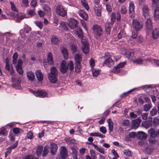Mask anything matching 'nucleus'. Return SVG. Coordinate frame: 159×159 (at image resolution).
Masks as SVG:
<instances>
[{
    "label": "nucleus",
    "mask_w": 159,
    "mask_h": 159,
    "mask_svg": "<svg viewBox=\"0 0 159 159\" xmlns=\"http://www.w3.org/2000/svg\"><path fill=\"white\" fill-rule=\"evenodd\" d=\"M143 89L147 92L148 90L153 92V94H148V96L150 97L152 99H157L159 98V92L155 87H153L151 85H146L143 87Z\"/></svg>",
    "instance_id": "obj_1"
},
{
    "label": "nucleus",
    "mask_w": 159,
    "mask_h": 159,
    "mask_svg": "<svg viewBox=\"0 0 159 159\" xmlns=\"http://www.w3.org/2000/svg\"><path fill=\"white\" fill-rule=\"evenodd\" d=\"M74 59L75 64V71L76 73H78L80 71V69L81 67V61L82 60L81 55L77 53L74 56Z\"/></svg>",
    "instance_id": "obj_2"
},
{
    "label": "nucleus",
    "mask_w": 159,
    "mask_h": 159,
    "mask_svg": "<svg viewBox=\"0 0 159 159\" xmlns=\"http://www.w3.org/2000/svg\"><path fill=\"white\" fill-rule=\"evenodd\" d=\"M11 81L12 82L13 87L16 89H19L21 81V77L18 75L12 76Z\"/></svg>",
    "instance_id": "obj_3"
},
{
    "label": "nucleus",
    "mask_w": 159,
    "mask_h": 159,
    "mask_svg": "<svg viewBox=\"0 0 159 159\" xmlns=\"http://www.w3.org/2000/svg\"><path fill=\"white\" fill-rule=\"evenodd\" d=\"M68 151L67 148L64 146L61 147L60 148V156H57L56 159H65L68 155Z\"/></svg>",
    "instance_id": "obj_4"
},
{
    "label": "nucleus",
    "mask_w": 159,
    "mask_h": 159,
    "mask_svg": "<svg viewBox=\"0 0 159 159\" xmlns=\"http://www.w3.org/2000/svg\"><path fill=\"white\" fill-rule=\"evenodd\" d=\"M56 12L57 14L62 17H64L67 14L66 11L63 6L61 5L57 6Z\"/></svg>",
    "instance_id": "obj_5"
},
{
    "label": "nucleus",
    "mask_w": 159,
    "mask_h": 159,
    "mask_svg": "<svg viewBox=\"0 0 159 159\" xmlns=\"http://www.w3.org/2000/svg\"><path fill=\"white\" fill-rule=\"evenodd\" d=\"M121 53L129 59L132 58L134 55L133 51L131 49H122L121 50Z\"/></svg>",
    "instance_id": "obj_6"
},
{
    "label": "nucleus",
    "mask_w": 159,
    "mask_h": 159,
    "mask_svg": "<svg viewBox=\"0 0 159 159\" xmlns=\"http://www.w3.org/2000/svg\"><path fill=\"white\" fill-rule=\"evenodd\" d=\"M92 28L94 34L99 36L101 35L103 30L101 26L97 24H94L93 25Z\"/></svg>",
    "instance_id": "obj_7"
},
{
    "label": "nucleus",
    "mask_w": 159,
    "mask_h": 159,
    "mask_svg": "<svg viewBox=\"0 0 159 159\" xmlns=\"http://www.w3.org/2000/svg\"><path fill=\"white\" fill-rule=\"evenodd\" d=\"M133 27L134 28L136 31L141 30L143 26V23L142 22H139L136 19H133L132 21Z\"/></svg>",
    "instance_id": "obj_8"
},
{
    "label": "nucleus",
    "mask_w": 159,
    "mask_h": 159,
    "mask_svg": "<svg viewBox=\"0 0 159 159\" xmlns=\"http://www.w3.org/2000/svg\"><path fill=\"white\" fill-rule=\"evenodd\" d=\"M81 41L83 44L82 50L84 54H86L89 51V44L85 39H84L83 38L81 39Z\"/></svg>",
    "instance_id": "obj_9"
},
{
    "label": "nucleus",
    "mask_w": 159,
    "mask_h": 159,
    "mask_svg": "<svg viewBox=\"0 0 159 159\" xmlns=\"http://www.w3.org/2000/svg\"><path fill=\"white\" fill-rule=\"evenodd\" d=\"M32 93L36 96L40 98L47 97L48 93L43 90H39L36 91H33Z\"/></svg>",
    "instance_id": "obj_10"
},
{
    "label": "nucleus",
    "mask_w": 159,
    "mask_h": 159,
    "mask_svg": "<svg viewBox=\"0 0 159 159\" xmlns=\"http://www.w3.org/2000/svg\"><path fill=\"white\" fill-rule=\"evenodd\" d=\"M143 15L145 18L148 17L150 14L149 9L148 7L144 5L142 8Z\"/></svg>",
    "instance_id": "obj_11"
},
{
    "label": "nucleus",
    "mask_w": 159,
    "mask_h": 159,
    "mask_svg": "<svg viewBox=\"0 0 159 159\" xmlns=\"http://www.w3.org/2000/svg\"><path fill=\"white\" fill-rule=\"evenodd\" d=\"M22 62L21 59H19L18 61L17 64L16 66V68L17 71L20 75L23 74V71L22 67Z\"/></svg>",
    "instance_id": "obj_12"
},
{
    "label": "nucleus",
    "mask_w": 159,
    "mask_h": 159,
    "mask_svg": "<svg viewBox=\"0 0 159 159\" xmlns=\"http://www.w3.org/2000/svg\"><path fill=\"white\" fill-rule=\"evenodd\" d=\"M68 26L71 29H74L76 28L78 25L77 20L74 19H71L68 24Z\"/></svg>",
    "instance_id": "obj_13"
},
{
    "label": "nucleus",
    "mask_w": 159,
    "mask_h": 159,
    "mask_svg": "<svg viewBox=\"0 0 159 159\" xmlns=\"http://www.w3.org/2000/svg\"><path fill=\"white\" fill-rule=\"evenodd\" d=\"M152 118H149L148 120L143 121L142 123V125L146 129H148L152 125Z\"/></svg>",
    "instance_id": "obj_14"
},
{
    "label": "nucleus",
    "mask_w": 159,
    "mask_h": 159,
    "mask_svg": "<svg viewBox=\"0 0 159 159\" xmlns=\"http://www.w3.org/2000/svg\"><path fill=\"white\" fill-rule=\"evenodd\" d=\"M134 6L132 2L129 3V14L131 18L134 17Z\"/></svg>",
    "instance_id": "obj_15"
},
{
    "label": "nucleus",
    "mask_w": 159,
    "mask_h": 159,
    "mask_svg": "<svg viewBox=\"0 0 159 159\" xmlns=\"http://www.w3.org/2000/svg\"><path fill=\"white\" fill-rule=\"evenodd\" d=\"M141 121L140 118H138L136 120H133L132 122V127L134 129H136L139 125Z\"/></svg>",
    "instance_id": "obj_16"
},
{
    "label": "nucleus",
    "mask_w": 159,
    "mask_h": 159,
    "mask_svg": "<svg viewBox=\"0 0 159 159\" xmlns=\"http://www.w3.org/2000/svg\"><path fill=\"white\" fill-rule=\"evenodd\" d=\"M147 30H151L153 28V23L152 20L150 18H147L145 22Z\"/></svg>",
    "instance_id": "obj_17"
},
{
    "label": "nucleus",
    "mask_w": 159,
    "mask_h": 159,
    "mask_svg": "<svg viewBox=\"0 0 159 159\" xmlns=\"http://www.w3.org/2000/svg\"><path fill=\"white\" fill-rule=\"evenodd\" d=\"M68 67V64L62 62L60 65V70L63 73H66L67 72Z\"/></svg>",
    "instance_id": "obj_18"
},
{
    "label": "nucleus",
    "mask_w": 159,
    "mask_h": 159,
    "mask_svg": "<svg viewBox=\"0 0 159 159\" xmlns=\"http://www.w3.org/2000/svg\"><path fill=\"white\" fill-rule=\"evenodd\" d=\"M58 148L57 145L55 143L51 144L50 146V152L52 155H54L57 152Z\"/></svg>",
    "instance_id": "obj_19"
},
{
    "label": "nucleus",
    "mask_w": 159,
    "mask_h": 159,
    "mask_svg": "<svg viewBox=\"0 0 159 159\" xmlns=\"http://www.w3.org/2000/svg\"><path fill=\"white\" fill-rule=\"evenodd\" d=\"M137 137L138 139L141 140H145L147 138V135L143 131H139L137 135Z\"/></svg>",
    "instance_id": "obj_20"
},
{
    "label": "nucleus",
    "mask_w": 159,
    "mask_h": 159,
    "mask_svg": "<svg viewBox=\"0 0 159 159\" xmlns=\"http://www.w3.org/2000/svg\"><path fill=\"white\" fill-rule=\"evenodd\" d=\"M27 77L28 80L30 81H33L35 79L34 74L32 71H28L26 73Z\"/></svg>",
    "instance_id": "obj_21"
},
{
    "label": "nucleus",
    "mask_w": 159,
    "mask_h": 159,
    "mask_svg": "<svg viewBox=\"0 0 159 159\" xmlns=\"http://www.w3.org/2000/svg\"><path fill=\"white\" fill-rule=\"evenodd\" d=\"M105 65L107 66L108 67H110L113 65V61L111 58L108 57L105 60L102 65L104 66Z\"/></svg>",
    "instance_id": "obj_22"
},
{
    "label": "nucleus",
    "mask_w": 159,
    "mask_h": 159,
    "mask_svg": "<svg viewBox=\"0 0 159 159\" xmlns=\"http://www.w3.org/2000/svg\"><path fill=\"white\" fill-rule=\"evenodd\" d=\"M154 10L153 16L154 19L157 20L159 19V6L152 7Z\"/></svg>",
    "instance_id": "obj_23"
},
{
    "label": "nucleus",
    "mask_w": 159,
    "mask_h": 159,
    "mask_svg": "<svg viewBox=\"0 0 159 159\" xmlns=\"http://www.w3.org/2000/svg\"><path fill=\"white\" fill-rule=\"evenodd\" d=\"M75 33L78 37L80 38H81L84 39V37L83 36L82 30L79 27H78L75 30Z\"/></svg>",
    "instance_id": "obj_24"
},
{
    "label": "nucleus",
    "mask_w": 159,
    "mask_h": 159,
    "mask_svg": "<svg viewBox=\"0 0 159 159\" xmlns=\"http://www.w3.org/2000/svg\"><path fill=\"white\" fill-rule=\"evenodd\" d=\"M159 29L156 28L152 31V38L154 39H157L159 36Z\"/></svg>",
    "instance_id": "obj_25"
},
{
    "label": "nucleus",
    "mask_w": 159,
    "mask_h": 159,
    "mask_svg": "<svg viewBox=\"0 0 159 159\" xmlns=\"http://www.w3.org/2000/svg\"><path fill=\"white\" fill-rule=\"evenodd\" d=\"M36 75L38 80L39 81H42L43 79V76L40 70H38L35 72Z\"/></svg>",
    "instance_id": "obj_26"
},
{
    "label": "nucleus",
    "mask_w": 159,
    "mask_h": 159,
    "mask_svg": "<svg viewBox=\"0 0 159 159\" xmlns=\"http://www.w3.org/2000/svg\"><path fill=\"white\" fill-rule=\"evenodd\" d=\"M43 8L44 11V12L46 14L50 13L51 10V9L48 5H46L44 4H41Z\"/></svg>",
    "instance_id": "obj_27"
},
{
    "label": "nucleus",
    "mask_w": 159,
    "mask_h": 159,
    "mask_svg": "<svg viewBox=\"0 0 159 159\" xmlns=\"http://www.w3.org/2000/svg\"><path fill=\"white\" fill-rule=\"evenodd\" d=\"M58 71L56 67H52L51 68L50 72L48 74V75L57 76L58 74Z\"/></svg>",
    "instance_id": "obj_28"
},
{
    "label": "nucleus",
    "mask_w": 159,
    "mask_h": 159,
    "mask_svg": "<svg viewBox=\"0 0 159 159\" xmlns=\"http://www.w3.org/2000/svg\"><path fill=\"white\" fill-rule=\"evenodd\" d=\"M47 60L48 63L50 65H52L53 63L52 54L49 52L47 55Z\"/></svg>",
    "instance_id": "obj_29"
},
{
    "label": "nucleus",
    "mask_w": 159,
    "mask_h": 159,
    "mask_svg": "<svg viewBox=\"0 0 159 159\" xmlns=\"http://www.w3.org/2000/svg\"><path fill=\"white\" fill-rule=\"evenodd\" d=\"M136 88H134L133 89H131L128 91L125 92L120 95V97L121 98H124L128 96L129 94L132 93L133 91Z\"/></svg>",
    "instance_id": "obj_30"
},
{
    "label": "nucleus",
    "mask_w": 159,
    "mask_h": 159,
    "mask_svg": "<svg viewBox=\"0 0 159 159\" xmlns=\"http://www.w3.org/2000/svg\"><path fill=\"white\" fill-rule=\"evenodd\" d=\"M105 30L106 33L109 34L111 31V25L109 22H106L105 24Z\"/></svg>",
    "instance_id": "obj_31"
},
{
    "label": "nucleus",
    "mask_w": 159,
    "mask_h": 159,
    "mask_svg": "<svg viewBox=\"0 0 159 159\" xmlns=\"http://www.w3.org/2000/svg\"><path fill=\"white\" fill-rule=\"evenodd\" d=\"M107 122L108 123V128L110 132L113 131V123L111 119H108L107 120Z\"/></svg>",
    "instance_id": "obj_32"
},
{
    "label": "nucleus",
    "mask_w": 159,
    "mask_h": 159,
    "mask_svg": "<svg viewBox=\"0 0 159 159\" xmlns=\"http://www.w3.org/2000/svg\"><path fill=\"white\" fill-rule=\"evenodd\" d=\"M61 51L64 58L66 59H67L68 57V53L67 49L65 48H62L61 49Z\"/></svg>",
    "instance_id": "obj_33"
},
{
    "label": "nucleus",
    "mask_w": 159,
    "mask_h": 159,
    "mask_svg": "<svg viewBox=\"0 0 159 159\" xmlns=\"http://www.w3.org/2000/svg\"><path fill=\"white\" fill-rule=\"evenodd\" d=\"M148 134L149 136H157V134L155 130L152 128L148 130Z\"/></svg>",
    "instance_id": "obj_34"
},
{
    "label": "nucleus",
    "mask_w": 159,
    "mask_h": 159,
    "mask_svg": "<svg viewBox=\"0 0 159 159\" xmlns=\"http://www.w3.org/2000/svg\"><path fill=\"white\" fill-rule=\"evenodd\" d=\"M93 145L95 149L96 150L98 151L102 154L104 153V149L103 148L99 147L97 145L94 144H93Z\"/></svg>",
    "instance_id": "obj_35"
},
{
    "label": "nucleus",
    "mask_w": 159,
    "mask_h": 159,
    "mask_svg": "<svg viewBox=\"0 0 159 159\" xmlns=\"http://www.w3.org/2000/svg\"><path fill=\"white\" fill-rule=\"evenodd\" d=\"M43 150V147L42 146H38L36 154L38 157L40 156L42 154Z\"/></svg>",
    "instance_id": "obj_36"
},
{
    "label": "nucleus",
    "mask_w": 159,
    "mask_h": 159,
    "mask_svg": "<svg viewBox=\"0 0 159 159\" xmlns=\"http://www.w3.org/2000/svg\"><path fill=\"white\" fill-rule=\"evenodd\" d=\"M94 10L95 11L96 14L98 16H100L101 15V8L99 7H95Z\"/></svg>",
    "instance_id": "obj_37"
},
{
    "label": "nucleus",
    "mask_w": 159,
    "mask_h": 159,
    "mask_svg": "<svg viewBox=\"0 0 159 159\" xmlns=\"http://www.w3.org/2000/svg\"><path fill=\"white\" fill-rule=\"evenodd\" d=\"M122 124L123 126L126 128V127H128L130 124V122L129 120L128 119H125L123 120L122 122Z\"/></svg>",
    "instance_id": "obj_38"
},
{
    "label": "nucleus",
    "mask_w": 159,
    "mask_h": 159,
    "mask_svg": "<svg viewBox=\"0 0 159 159\" xmlns=\"http://www.w3.org/2000/svg\"><path fill=\"white\" fill-rule=\"evenodd\" d=\"M57 76L48 75V79L52 83H56L57 80Z\"/></svg>",
    "instance_id": "obj_39"
},
{
    "label": "nucleus",
    "mask_w": 159,
    "mask_h": 159,
    "mask_svg": "<svg viewBox=\"0 0 159 159\" xmlns=\"http://www.w3.org/2000/svg\"><path fill=\"white\" fill-rule=\"evenodd\" d=\"M51 41L52 44H57L58 43L59 40V39L54 36H52Z\"/></svg>",
    "instance_id": "obj_40"
},
{
    "label": "nucleus",
    "mask_w": 159,
    "mask_h": 159,
    "mask_svg": "<svg viewBox=\"0 0 159 159\" xmlns=\"http://www.w3.org/2000/svg\"><path fill=\"white\" fill-rule=\"evenodd\" d=\"M82 4L83 6L88 11L89 9V7L88 4L86 0H81Z\"/></svg>",
    "instance_id": "obj_41"
},
{
    "label": "nucleus",
    "mask_w": 159,
    "mask_h": 159,
    "mask_svg": "<svg viewBox=\"0 0 159 159\" xmlns=\"http://www.w3.org/2000/svg\"><path fill=\"white\" fill-rule=\"evenodd\" d=\"M148 94H141L139 95V98L138 99H150L148 97Z\"/></svg>",
    "instance_id": "obj_42"
},
{
    "label": "nucleus",
    "mask_w": 159,
    "mask_h": 159,
    "mask_svg": "<svg viewBox=\"0 0 159 159\" xmlns=\"http://www.w3.org/2000/svg\"><path fill=\"white\" fill-rule=\"evenodd\" d=\"M152 125L153 126H157L159 125V119L157 117H154L153 118L152 122Z\"/></svg>",
    "instance_id": "obj_43"
},
{
    "label": "nucleus",
    "mask_w": 159,
    "mask_h": 159,
    "mask_svg": "<svg viewBox=\"0 0 159 159\" xmlns=\"http://www.w3.org/2000/svg\"><path fill=\"white\" fill-rule=\"evenodd\" d=\"M18 54L17 52H15L12 56V62L14 65H16L17 63V60Z\"/></svg>",
    "instance_id": "obj_44"
},
{
    "label": "nucleus",
    "mask_w": 159,
    "mask_h": 159,
    "mask_svg": "<svg viewBox=\"0 0 159 159\" xmlns=\"http://www.w3.org/2000/svg\"><path fill=\"white\" fill-rule=\"evenodd\" d=\"M49 147L46 145L44 148L43 153V156L45 157L49 152Z\"/></svg>",
    "instance_id": "obj_45"
},
{
    "label": "nucleus",
    "mask_w": 159,
    "mask_h": 159,
    "mask_svg": "<svg viewBox=\"0 0 159 159\" xmlns=\"http://www.w3.org/2000/svg\"><path fill=\"white\" fill-rule=\"evenodd\" d=\"M65 139L66 142L68 144H72L74 143L75 142V140L74 139L70 138H66Z\"/></svg>",
    "instance_id": "obj_46"
},
{
    "label": "nucleus",
    "mask_w": 159,
    "mask_h": 159,
    "mask_svg": "<svg viewBox=\"0 0 159 159\" xmlns=\"http://www.w3.org/2000/svg\"><path fill=\"white\" fill-rule=\"evenodd\" d=\"M121 71V68H119L117 66H114L112 70V72L115 74H118Z\"/></svg>",
    "instance_id": "obj_47"
},
{
    "label": "nucleus",
    "mask_w": 159,
    "mask_h": 159,
    "mask_svg": "<svg viewBox=\"0 0 159 159\" xmlns=\"http://www.w3.org/2000/svg\"><path fill=\"white\" fill-rule=\"evenodd\" d=\"M143 61V60L140 57L135 59L133 60V62L134 63H136L139 64H142Z\"/></svg>",
    "instance_id": "obj_48"
},
{
    "label": "nucleus",
    "mask_w": 159,
    "mask_h": 159,
    "mask_svg": "<svg viewBox=\"0 0 159 159\" xmlns=\"http://www.w3.org/2000/svg\"><path fill=\"white\" fill-rule=\"evenodd\" d=\"M106 9L108 12H111L112 10V4L110 3H107L106 4Z\"/></svg>",
    "instance_id": "obj_49"
},
{
    "label": "nucleus",
    "mask_w": 159,
    "mask_h": 159,
    "mask_svg": "<svg viewBox=\"0 0 159 159\" xmlns=\"http://www.w3.org/2000/svg\"><path fill=\"white\" fill-rule=\"evenodd\" d=\"M159 7V0H152V7Z\"/></svg>",
    "instance_id": "obj_50"
},
{
    "label": "nucleus",
    "mask_w": 159,
    "mask_h": 159,
    "mask_svg": "<svg viewBox=\"0 0 159 159\" xmlns=\"http://www.w3.org/2000/svg\"><path fill=\"white\" fill-rule=\"evenodd\" d=\"M92 72L93 75L94 76L96 77L99 74L100 70L97 69H93L92 70Z\"/></svg>",
    "instance_id": "obj_51"
},
{
    "label": "nucleus",
    "mask_w": 159,
    "mask_h": 159,
    "mask_svg": "<svg viewBox=\"0 0 159 159\" xmlns=\"http://www.w3.org/2000/svg\"><path fill=\"white\" fill-rule=\"evenodd\" d=\"M79 15L81 16L84 20H86L88 18V16L83 11H81L80 12Z\"/></svg>",
    "instance_id": "obj_52"
},
{
    "label": "nucleus",
    "mask_w": 159,
    "mask_h": 159,
    "mask_svg": "<svg viewBox=\"0 0 159 159\" xmlns=\"http://www.w3.org/2000/svg\"><path fill=\"white\" fill-rule=\"evenodd\" d=\"M124 154L126 156H130L132 155L131 151L129 149L124 150L123 151Z\"/></svg>",
    "instance_id": "obj_53"
},
{
    "label": "nucleus",
    "mask_w": 159,
    "mask_h": 159,
    "mask_svg": "<svg viewBox=\"0 0 159 159\" xmlns=\"http://www.w3.org/2000/svg\"><path fill=\"white\" fill-rule=\"evenodd\" d=\"M68 64L69 66L70 70L71 71L73 70L74 69V66L73 61H70Z\"/></svg>",
    "instance_id": "obj_54"
},
{
    "label": "nucleus",
    "mask_w": 159,
    "mask_h": 159,
    "mask_svg": "<svg viewBox=\"0 0 159 159\" xmlns=\"http://www.w3.org/2000/svg\"><path fill=\"white\" fill-rule=\"evenodd\" d=\"M18 145V142H16L7 148V150H11L15 148Z\"/></svg>",
    "instance_id": "obj_55"
},
{
    "label": "nucleus",
    "mask_w": 159,
    "mask_h": 159,
    "mask_svg": "<svg viewBox=\"0 0 159 159\" xmlns=\"http://www.w3.org/2000/svg\"><path fill=\"white\" fill-rule=\"evenodd\" d=\"M34 138L33 134L32 132L29 131L27 134L26 138L30 139H32Z\"/></svg>",
    "instance_id": "obj_56"
},
{
    "label": "nucleus",
    "mask_w": 159,
    "mask_h": 159,
    "mask_svg": "<svg viewBox=\"0 0 159 159\" xmlns=\"http://www.w3.org/2000/svg\"><path fill=\"white\" fill-rule=\"evenodd\" d=\"M157 136H149V142L151 143H154L156 141V138Z\"/></svg>",
    "instance_id": "obj_57"
},
{
    "label": "nucleus",
    "mask_w": 159,
    "mask_h": 159,
    "mask_svg": "<svg viewBox=\"0 0 159 159\" xmlns=\"http://www.w3.org/2000/svg\"><path fill=\"white\" fill-rule=\"evenodd\" d=\"M5 64V69L8 71L11 69V67H12V66L9 65V63L7 61H6Z\"/></svg>",
    "instance_id": "obj_58"
},
{
    "label": "nucleus",
    "mask_w": 159,
    "mask_h": 159,
    "mask_svg": "<svg viewBox=\"0 0 159 159\" xmlns=\"http://www.w3.org/2000/svg\"><path fill=\"white\" fill-rule=\"evenodd\" d=\"M100 131L103 134H105L107 132V129L105 127L102 126L100 128Z\"/></svg>",
    "instance_id": "obj_59"
},
{
    "label": "nucleus",
    "mask_w": 159,
    "mask_h": 159,
    "mask_svg": "<svg viewBox=\"0 0 159 159\" xmlns=\"http://www.w3.org/2000/svg\"><path fill=\"white\" fill-rule=\"evenodd\" d=\"M127 11L126 8L125 6H123L121 8L120 12L122 14H125Z\"/></svg>",
    "instance_id": "obj_60"
},
{
    "label": "nucleus",
    "mask_w": 159,
    "mask_h": 159,
    "mask_svg": "<svg viewBox=\"0 0 159 159\" xmlns=\"http://www.w3.org/2000/svg\"><path fill=\"white\" fill-rule=\"evenodd\" d=\"M60 25L64 29L66 30L67 29V26L65 22L63 21H60Z\"/></svg>",
    "instance_id": "obj_61"
},
{
    "label": "nucleus",
    "mask_w": 159,
    "mask_h": 159,
    "mask_svg": "<svg viewBox=\"0 0 159 159\" xmlns=\"http://www.w3.org/2000/svg\"><path fill=\"white\" fill-rule=\"evenodd\" d=\"M151 107L150 104H148L145 105L144 107V109L145 111H147L150 110Z\"/></svg>",
    "instance_id": "obj_62"
},
{
    "label": "nucleus",
    "mask_w": 159,
    "mask_h": 159,
    "mask_svg": "<svg viewBox=\"0 0 159 159\" xmlns=\"http://www.w3.org/2000/svg\"><path fill=\"white\" fill-rule=\"evenodd\" d=\"M157 112V111L156 109L153 108L150 111V114L151 116H153L156 115Z\"/></svg>",
    "instance_id": "obj_63"
},
{
    "label": "nucleus",
    "mask_w": 159,
    "mask_h": 159,
    "mask_svg": "<svg viewBox=\"0 0 159 159\" xmlns=\"http://www.w3.org/2000/svg\"><path fill=\"white\" fill-rule=\"evenodd\" d=\"M9 72V74L11 75H12L13 76L16 75V73L15 71V70L13 68V67H11V69L9 70L8 71Z\"/></svg>",
    "instance_id": "obj_64"
}]
</instances>
